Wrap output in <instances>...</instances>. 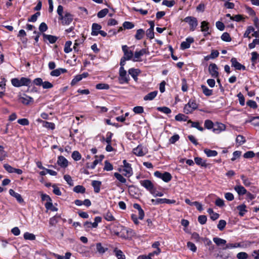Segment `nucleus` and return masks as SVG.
I'll list each match as a JSON object with an SVG mask.
<instances>
[{"label":"nucleus","mask_w":259,"mask_h":259,"mask_svg":"<svg viewBox=\"0 0 259 259\" xmlns=\"http://www.w3.org/2000/svg\"><path fill=\"white\" fill-rule=\"evenodd\" d=\"M246 208V206L244 204H242L237 206L236 208L239 211V214L240 216L243 217L247 212V210Z\"/></svg>","instance_id":"28"},{"label":"nucleus","mask_w":259,"mask_h":259,"mask_svg":"<svg viewBox=\"0 0 259 259\" xmlns=\"http://www.w3.org/2000/svg\"><path fill=\"white\" fill-rule=\"evenodd\" d=\"M92 185L94 188V192L96 193H99L101 186V182L98 181H93Z\"/></svg>","instance_id":"26"},{"label":"nucleus","mask_w":259,"mask_h":259,"mask_svg":"<svg viewBox=\"0 0 259 259\" xmlns=\"http://www.w3.org/2000/svg\"><path fill=\"white\" fill-rule=\"evenodd\" d=\"M248 257V254L245 252H240L237 254V257L238 259H247Z\"/></svg>","instance_id":"63"},{"label":"nucleus","mask_w":259,"mask_h":259,"mask_svg":"<svg viewBox=\"0 0 259 259\" xmlns=\"http://www.w3.org/2000/svg\"><path fill=\"white\" fill-rule=\"evenodd\" d=\"M183 21L189 24L190 30L192 31L196 29L198 24L197 18L193 16H187Z\"/></svg>","instance_id":"2"},{"label":"nucleus","mask_w":259,"mask_h":259,"mask_svg":"<svg viewBox=\"0 0 259 259\" xmlns=\"http://www.w3.org/2000/svg\"><path fill=\"white\" fill-rule=\"evenodd\" d=\"M201 89L203 93L206 96H210L212 95V90L209 89L207 87L204 85H201Z\"/></svg>","instance_id":"34"},{"label":"nucleus","mask_w":259,"mask_h":259,"mask_svg":"<svg viewBox=\"0 0 259 259\" xmlns=\"http://www.w3.org/2000/svg\"><path fill=\"white\" fill-rule=\"evenodd\" d=\"M231 62L232 64V66L234 67L237 70H245L246 69L245 66L238 62L236 58H232L231 59Z\"/></svg>","instance_id":"15"},{"label":"nucleus","mask_w":259,"mask_h":259,"mask_svg":"<svg viewBox=\"0 0 259 259\" xmlns=\"http://www.w3.org/2000/svg\"><path fill=\"white\" fill-rule=\"evenodd\" d=\"M194 40L193 37H189L186 39V41H183L180 46L181 50H185L190 47V45L194 42Z\"/></svg>","instance_id":"14"},{"label":"nucleus","mask_w":259,"mask_h":259,"mask_svg":"<svg viewBox=\"0 0 259 259\" xmlns=\"http://www.w3.org/2000/svg\"><path fill=\"white\" fill-rule=\"evenodd\" d=\"M154 175L156 177L162 179L164 182L166 183L169 182L172 178L170 174L166 171L161 173L159 171H156L154 172Z\"/></svg>","instance_id":"7"},{"label":"nucleus","mask_w":259,"mask_h":259,"mask_svg":"<svg viewBox=\"0 0 259 259\" xmlns=\"http://www.w3.org/2000/svg\"><path fill=\"white\" fill-rule=\"evenodd\" d=\"M120 229L124 230L125 228L122 226L119 225H114L111 229V232L113 234L116 236H120L121 237V235H120Z\"/></svg>","instance_id":"17"},{"label":"nucleus","mask_w":259,"mask_h":259,"mask_svg":"<svg viewBox=\"0 0 259 259\" xmlns=\"http://www.w3.org/2000/svg\"><path fill=\"white\" fill-rule=\"evenodd\" d=\"M254 29L252 26H248L244 34V35H243L244 37H248V38L250 39L251 38V37H250V36H249V34L251 32H254Z\"/></svg>","instance_id":"46"},{"label":"nucleus","mask_w":259,"mask_h":259,"mask_svg":"<svg viewBox=\"0 0 259 259\" xmlns=\"http://www.w3.org/2000/svg\"><path fill=\"white\" fill-rule=\"evenodd\" d=\"M72 45V42L70 40L67 41L65 42L64 51L66 53H69L72 51V49L71 48V46Z\"/></svg>","instance_id":"39"},{"label":"nucleus","mask_w":259,"mask_h":259,"mask_svg":"<svg viewBox=\"0 0 259 259\" xmlns=\"http://www.w3.org/2000/svg\"><path fill=\"white\" fill-rule=\"evenodd\" d=\"M128 72L132 76L134 80L137 81L138 76L140 73V70L138 69L131 68L128 70Z\"/></svg>","instance_id":"21"},{"label":"nucleus","mask_w":259,"mask_h":259,"mask_svg":"<svg viewBox=\"0 0 259 259\" xmlns=\"http://www.w3.org/2000/svg\"><path fill=\"white\" fill-rule=\"evenodd\" d=\"M133 207L138 210L139 217L138 219L142 220L144 219L145 213L141 206L138 203H134Z\"/></svg>","instance_id":"22"},{"label":"nucleus","mask_w":259,"mask_h":259,"mask_svg":"<svg viewBox=\"0 0 259 259\" xmlns=\"http://www.w3.org/2000/svg\"><path fill=\"white\" fill-rule=\"evenodd\" d=\"M198 108V105L194 100L190 99L184 108V112L186 114L192 113Z\"/></svg>","instance_id":"3"},{"label":"nucleus","mask_w":259,"mask_h":259,"mask_svg":"<svg viewBox=\"0 0 259 259\" xmlns=\"http://www.w3.org/2000/svg\"><path fill=\"white\" fill-rule=\"evenodd\" d=\"M122 26L124 29H132L135 26L134 24L132 22H131L129 21H125L123 23Z\"/></svg>","instance_id":"57"},{"label":"nucleus","mask_w":259,"mask_h":259,"mask_svg":"<svg viewBox=\"0 0 259 259\" xmlns=\"http://www.w3.org/2000/svg\"><path fill=\"white\" fill-rule=\"evenodd\" d=\"M19 101L25 105H28L30 103H32L34 101L33 99L25 94L23 96L19 98Z\"/></svg>","instance_id":"12"},{"label":"nucleus","mask_w":259,"mask_h":259,"mask_svg":"<svg viewBox=\"0 0 259 259\" xmlns=\"http://www.w3.org/2000/svg\"><path fill=\"white\" fill-rule=\"evenodd\" d=\"M108 12L107 9H102L97 13V16L99 18H103L108 14Z\"/></svg>","instance_id":"50"},{"label":"nucleus","mask_w":259,"mask_h":259,"mask_svg":"<svg viewBox=\"0 0 259 259\" xmlns=\"http://www.w3.org/2000/svg\"><path fill=\"white\" fill-rule=\"evenodd\" d=\"M145 34V31L143 29H139L137 30L135 37L137 40H141Z\"/></svg>","instance_id":"31"},{"label":"nucleus","mask_w":259,"mask_h":259,"mask_svg":"<svg viewBox=\"0 0 259 259\" xmlns=\"http://www.w3.org/2000/svg\"><path fill=\"white\" fill-rule=\"evenodd\" d=\"M124 168L122 171L124 172L123 175L127 177H130L133 175V170L130 163L126 162V160L123 161Z\"/></svg>","instance_id":"8"},{"label":"nucleus","mask_w":259,"mask_h":259,"mask_svg":"<svg viewBox=\"0 0 259 259\" xmlns=\"http://www.w3.org/2000/svg\"><path fill=\"white\" fill-rule=\"evenodd\" d=\"M204 152L207 157H214L218 155V152L215 150H211L208 149H204Z\"/></svg>","instance_id":"35"},{"label":"nucleus","mask_w":259,"mask_h":259,"mask_svg":"<svg viewBox=\"0 0 259 259\" xmlns=\"http://www.w3.org/2000/svg\"><path fill=\"white\" fill-rule=\"evenodd\" d=\"M24 238L25 240H34L35 239V236L33 234L26 232L24 234Z\"/></svg>","instance_id":"47"},{"label":"nucleus","mask_w":259,"mask_h":259,"mask_svg":"<svg viewBox=\"0 0 259 259\" xmlns=\"http://www.w3.org/2000/svg\"><path fill=\"white\" fill-rule=\"evenodd\" d=\"M246 105L249 106V107L253 108V109H256L257 108V105L256 103L253 100H249L246 102Z\"/></svg>","instance_id":"59"},{"label":"nucleus","mask_w":259,"mask_h":259,"mask_svg":"<svg viewBox=\"0 0 259 259\" xmlns=\"http://www.w3.org/2000/svg\"><path fill=\"white\" fill-rule=\"evenodd\" d=\"M102 26L101 25L97 23H93L92 26V32L91 35L93 36H97L99 34Z\"/></svg>","instance_id":"18"},{"label":"nucleus","mask_w":259,"mask_h":259,"mask_svg":"<svg viewBox=\"0 0 259 259\" xmlns=\"http://www.w3.org/2000/svg\"><path fill=\"white\" fill-rule=\"evenodd\" d=\"M74 192L77 193H84L85 192V188L81 185H77L74 187Z\"/></svg>","instance_id":"36"},{"label":"nucleus","mask_w":259,"mask_h":259,"mask_svg":"<svg viewBox=\"0 0 259 259\" xmlns=\"http://www.w3.org/2000/svg\"><path fill=\"white\" fill-rule=\"evenodd\" d=\"M11 83L15 87H20L21 86H29L31 83V80L26 77H22L20 79L14 78L12 79Z\"/></svg>","instance_id":"1"},{"label":"nucleus","mask_w":259,"mask_h":259,"mask_svg":"<svg viewBox=\"0 0 259 259\" xmlns=\"http://www.w3.org/2000/svg\"><path fill=\"white\" fill-rule=\"evenodd\" d=\"M72 158L75 160V161H78L81 158V155L79 153V152L77 151H74L72 153Z\"/></svg>","instance_id":"48"},{"label":"nucleus","mask_w":259,"mask_h":259,"mask_svg":"<svg viewBox=\"0 0 259 259\" xmlns=\"http://www.w3.org/2000/svg\"><path fill=\"white\" fill-rule=\"evenodd\" d=\"M226 224V222L225 220H221L219 222L217 227L220 231H222L225 228Z\"/></svg>","instance_id":"58"},{"label":"nucleus","mask_w":259,"mask_h":259,"mask_svg":"<svg viewBox=\"0 0 259 259\" xmlns=\"http://www.w3.org/2000/svg\"><path fill=\"white\" fill-rule=\"evenodd\" d=\"M97 250L100 253H104L107 250V248H104L102 246L101 243H98L96 244Z\"/></svg>","instance_id":"49"},{"label":"nucleus","mask_w":259,"mask_h":259,"mask_svg":"<svg viewBox=\"0 0 259 259\" xmlns=\"http://www.w3.org/2000/svg\"><path fill=\"white\" fill-rule=\"evenodd\" d=\"M176 4V2L174 0L168 1L163 0L162 4V5L165 6L168 8H171L174 6Z\"/></svg>","instance_id":"44"},{"label":"nucleus","mask_w":259,"mask_h":259,"mask_svg":"<svg viewBox=\"0 0 259 259\" xmlns=\"http://www.w3.org/2000/svg\"><path fill=\"white\" fill-rule=\"evenodd\" d=\"M122 50L124 53L123 57L127 59V60H131L133 56V53L132 51L128 50V47L126 45L122 46Z\"/></svg>","instance_id":"13"},{"label":"nucleus","mask_w":259,"mask_h":259,"mask_svg":"<svg viewBox=\"0 0 259 259\" xmlns=\"http://www.w3.org/2000/svg\"><path fill=\"white\" fill-rule=\"evenodd\" d=\"M7 156V152L4 150L3 146L0 145V161H3Z\"/></svg>","instance_id":"52"},{"label":"nucleus","mask_w":259,"mask_h":259,"mask_svg":"<svg viewBox=\"0 0 259 259\" xmlns=\"http://www.w3.org/2000/svg\"><path fill=\"white\" fill-rule=\"evenodd\" d=\"M96 88L97 90H108L110 88L109 84L104 83H101L96 84Z\"/></svg>","instance_id":"45"},{"label":"nucleus","mask_w":259,"mask_h":259,"mask_svg":"<svg viewBox=\"0 0 259 259\" xmlns=\"http://www.w3.org/2000/svg\"><path fill=\"white\" fill-rule=\"evenodd\" d=\"M114 176L121 183L125 184L126 182V179L124 178L121 174L118 172H115L114 174Z\"/></svg>","instance_id":"37"},{"label":"nucleus","mask_w":259,"mask_h":259,"mask_svg":"<svg viewBox=\"0 0 259 259\" xmlns=\"http://www.w3.org/2000/svg\"><path fill=\"white\" fill-rule=\"evenodd\" d=\"M42 126L45 127H46L49 129L51 130H54L55 127V124L53 122H50L48 121H45L44 122V124H42Z\"/></svg>","instance_id":"54"},{"label":"nucleus","mask_w":259,"mask_h":259,"mask_svg":"<svg viewBox=\"0 0 259 259\" xmlns=\"http://www.w3.org/2000/svg\"><path fill=\"white\" fill-rule=\"evenodd\" d=\"M234 190L239 195H243L247 193L246 190L241 185H237L235 186Z\"/></svg>","instance_id":"25"},{"label":"nucleus","mask_w":259,"mask_h":259,"mask_svg":"<svg viewBox=\"0 0 259 259\" xmlns=\"http://www.w3.org/2000/svg\"><path fill=\"white\" fill-rule=\"evenodd\" d=\"M198 221L201 225H204L206 223L207 217L205 215H199L198 218Z\"/></svg>","instance_id":"61"},{"label":"nucleus","mask_w":259,"mask_h":259,"mask_svg":"<svg viewBox=\"0 0 259 259\" xmlns=\"http://www.w3.org/2000/svg\"><path fill=\"white\" fill-rule=\"evenodd\" d=\"M115 256L118 259H125V255L121 250L115 249L114 250Z\"/></svg>","instance_id":"40"},{"label":"nucleus","mask_w":259,"mask_h":259,"mask_svg":"<svg viewBox=\"0 0 259 259\" xmlns=\"http://www.w3.org/2000/svg\"><path fill=\"white\" fill-rule=\"evenodd\" d=\"M188 123H191V127H195L201 132H202L204 130L203 128L200 125L199 122H194L191 120H189L188 121Z\"/></svg>","instance_id":"33"},{"label":"nucleus","mask_w":259,"mask_h":259,"mask_svg":"<svg viewBox=\"0 0 259 259\" xmlns=\"http://www.w3.org/2000/svg\"><path fill=\"white\" fill-rule=\"evenodd\" d=\"M9 194L12 196L15 197L19 203H21L24 202V200L21 195L20 194L16 193L14 190L10 189Z\"/></svg>","instance_id":"19"},{"label":"nucleus","mask_w":259,"mask_h":259,"mask_svg":"<svg viewBox=\"0 0 259 259\" xmlns=\"http://www.w3.org/2000/svg\"><path fill=\"white\" fill-rule=\"evenodd\" d=\"M236 142L240 145H242L245 142V138L242 135H238L236 139Z\"/></svg>","instance_id":"60"},{"label":"nucleus","mask_w":259,"mask_h":259,"mask_svg":"<svg viewBox=\"0 0 259 259\" xmlns=\"http://www.w3.org/2000/svg\"><path fill=\"white\" fill-rule=\"evenodd\" d=\"M157 93H158V92L157 91H155L150 92V93H148L147 95L144 96V100L145 101L152 100L155 98V97L157 95Z\"/></svg>","instance_id":"29"},{"label":"nucleus","mask_w":259,"mask_h":259,"mask_svg":"<svg viewBox=\"0 0 259 259\" xmlns=\"http://www.w3.org/2000/svg\"><path fill=\"white\" fill-rule=\"evenodd\" d=\"M157 110L165 114H169L171 111L170 108L167 107H160L157 108Z\"/></svg>","instance_id":"55"},{"label":"nucleus","mask_w":259,"mask_h":259,"mask_svg":"<svg viewBox=\"0 0 259 259\" xmlns=\"http://www.w3.org/2000/svg\"><path fill=\"white\" fill-rule=\"evenodd\" d=\"M209 73L212 77L217 78L219 76L218 67L214 63H211L209 65L208 68Z\"/></svg>","instance_id":"10"},{"label":"nucleus","mask_w":259,"mask_h":259,"mask_svg":"<svg viewBox=\"0 0 259 259\" xmlns=\"http://www.w3.org/2000/svg\"><path fill=\"white\" fill-rule=\"evenodd\" d=\"M113 168L112 165L108 160H106L105 161L104 169L107 171H110L112 170Z\"/></svg>","instance_id":"62"},{"label":"nucleus","mask_w":259,"mask_h":259,"mask_svg":"<svg viewBox=\"0 0 259 259\" xmlns=\"http://www.w3.org/2000/svg\"><path fill=\"white\" fill-rule=\"evenodd\" d=\"M57 163L62 167H66L68 166V160L63 156L58 157Z\"/></svg>","instance_id":"20"},{"label":"nucleus","mask_w":259,"mask_h":259,"mask_svg":"<svg viewBox=\"0 0 259 259\" xmlns=\"http://www.w3.org/2000/svg\"><path fill=\"white\" fill-rule=\"evenodd\" d=\"M221 39L225 41L230 42L231 41V37L230 34L227 32H224L221 36Z\"/></svg>","instance_id":"53"},{"label":"nucleus","mask_w":259,"mask_h":259,"mask_svg":"<svg viewBox=\"0 0 259 259\" xmlns=\"http://www.w3.org/2000/svg\"><path fill=\"white\" fill-rule=\"evenodd\" d=\"M213 242L218 245L221 246L226 244V240L219 237H214L213 238Z\"/></svg>","instance_id":"32"},{"label":"nucleus","mask_w":259,"mask_h":259,"mask_svg":"<svg viewBox=\"0 0 259 259\" xmlns=\"http://www.w3.org/2000/svg\"><path fill=\"white\" fill-rule=\"evenodd\" d=\"M146 54H149V52L146 49H142L139 51H136L134 54L133 61L135 62L141 61L140 59L141 56Z\"/></svg>","instance_id":"11"},{"label":"nucleus","mask_w":259,"mask_h":259,"mask_svg":"<svg viewBox=\"0 0 259 259\" xmlns=\"http://www.w3.org/2000/svg\"><path fill=\"white\" fill-rule=\"evenodd\" d=\"M194 160H195L196 164L198 165H200L201 166L205 167H207V164L206 163V161H204L202 159V158H201V157H195L194 158Z\"/></svg>","instance_id":"30"},{"label":"nucleus","mask_w":259,"mask_h":259,"mask_svg":"<svg viewBox=\"0 0 259 259\" xmlns=\"http://www.w3.org/2000/svg\"><path fill=\"white\" fill-rule=\"evenodd\" d=\"M204 127L208 130H212L213 127H214V123L211 120L209 119H206L204 121Z\"/></svg>","instance_id":"41"},{"label":"nucleus","mask_w":259,"mask_h":259,"mask_svg":"<svg viewBox=\"0 0 259 259\" xmlns=\"http://www.w3.org/2000/svg\"><path fill=\"white\" fill-rule=\"evenodd\" d=\"M45 207L47 209H50L53 211H57L58 210V208L54 206L52 202V201L49 202H46L45 204Z\"/></svg>","instance_id":"42"},{"label":"nucleus","mask_w":259,"mask_h":259,"mask_svg":"<svg viewBox=\"0 0 259 259\" xmlns=\"http://www.w3.org/2000/svg\"><path fill=\"white\" fill-rule=\"evenodd\" d=\"M119 77L118 78L119 82L120 84L124 83H128L130 78L128 75H127L126 70L124 69V67H120L119 70Z\"/></svg>","instance_id":"5"},{"label":"nucleus","mask_w":259,"mask_h":259,"mask_svg":"<svg viewBox=\"0 0 259 259\" xmlns=\"http://www.w3.org/2000/svg\"><path fill=\"white\" fill-rule=\"evenodd\" d=\"M249 122L255 126H259V116L252 117Z\"/></svg>","instance_id":"56"},{"label":"nucleus","mask_w":259,"mask_h":259,"mask_svg":"<svg viewBox=\"0 0 259 259\" xmlns=\"http://www.w3.org/2000/svg\"><path fill=\"white\" fill-rule=\"evenodd\" d=\"M104 219L107 221H113L115 220V218L112 215V213L108 211L104 214Z\"/></svg>","instance_id":"43"},{"label":"nucleus","mask_w":259,"mask_h":259,"mask_svg":"<svg viewBox=\"0 0 259 259\" xmlns=\"http://www.w3.org/2000/svg\"><path fill=\"white\" fill-rule=\"evenodd\" d=\"M74 16L70 13L65 11L64 13V15L59 18V20L62 21V24L63 25H70L73 20Z\"/></svg>","instance_id":"4"},{"label":"nucleus","mask_w":259,"mask_h":259,"mask_svg":"<svg viewBox=\"0 0 259 259\" xmlns=\"http://www.w3.org/2000/svg\"><path fill=\"white\" fill-rule=\"evenodd\" d=\"M40 15V13L37 12L35 13L34 14L32 15L30 18L28 19V21L30 22H35L36 21L38 17Z\"/></svg>","instance_id":"51"},{"label":"nucleus","mask_w":259,"mask_h":259,"mask_svg":"<svg viewBox=\"0 0 259 259\" xmlns=\"http://www.w3.org/2000/svg\"><path fill=\"white\" fill-rule=\"evenodd\" d=\"M140 183L151 194H154L155 189L152 182L149 180H141Z\"/></svg>","instance_id":"6"},{"label":"nucleus","mask_w":259,"mask_h":259,"mask_svg":"<svg viewBox=\"0 0 259 259\" xmlns=\"http://www.w3.org/2000/svg\"><path fill=\"white\" fill-rule=\"evenodd\" d=\"M201 30L204 32V36H206V34H209V33L208 32L209 29L208 23L205 21H203L201 23Z\"/></svg>","instance_id":"27"},{"label":"nucleus","mask_w":259,"mask_h":259,"mask_svg":"<svg viewBox=\"0 0 259 259\" xmlns=\"http://www.w3.org/2000/svg\"><path fill=\"white\" fill-rule=\"evenodd\" d=\"M48 26L45 22H42L39 26V30L41 32H44L48 30Z\"/></svg>","instance_id":"64"},{"label":"nucleus","mask_w":259,"mask_h":259,"mask_svg":"<svg viewBox=\"0 0 259 259\" xmlns=\"http://www.w3.org/2000/svg\"><path fill=\"white\" fill-rule=\"evenodd\" d=\"M61 219L60 215L56 214L51 218L49 220V225L50 226H55Z\"/></svg>","instance_id":"24"},{"label":"nucleus","mask_w":259,"mask_h":259,"mask_svg":"<svg viewBox=\"0 0 259 259\" xmlns=\"http://www.w3.org/2000/svg\"><path fill=\"white\" fill-rule=\"evenodd\" d=\"M133 153L137 156H143L147 153V150L146 148L139 145L133 149Z\"/></svg>","instance_id":"9"},{"label":"nucleus","mask_w":259,"mask_h":259,"mask_svg":"<svg viewBox=\"0 0 259 259\" xmlns=\"http://www.w3.org/2000/svg\"><path fill=\"white\" fill-rule=\"evenodd\" d=\"M188 117L181 113L177 114L175 116V120L179 121H187Z\"/></svg>","instance_id":"38"},{"label":"nucleus","mask_w":259,"mask_h":259,"mask_svg":"<svg viewBox=\"0 0 259 259\" xmlns=\"http://www.w3.org/2000/svg\"><path fill=\"white\" fill-rule=\"evenodd\" d=\"M226 126L224 124L220 122H216L214 123V127H213L212 131L216 134H219L222 131L225 130Z\"/></svg>","instance_id":"16"},{"label":"nucleus","mask_w":259,"mask_h":259,"mask_svg":"<svg viewBox=\"0 0 259 259\" xmlns=\"http://www.w3.org/2000/svg\"><path fill=\"white\" fill-rule=\"evenodd\" d=\"M42 36L45 40H48L50 44L55 43L57 40L58 39V37L56 36L46 34L45 33H42Z\"/></svg>","instance_id":"23"}]
</instances>
